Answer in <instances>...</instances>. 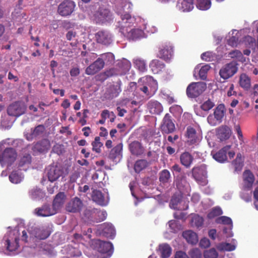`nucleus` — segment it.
<instances>
[{
  "label": "nucleus",
  "instance_id": "393cba45",
  "mask_svg": "<svg viewBox=\"0 0 258 258\" xmlns=\"http://www.w3.org/2000/svg\"><path fill=\"white\" fill-rule=\"evenodd\" d=\"M35 214L38 216L47 217L54 215L56 213V211L51 208L49 205H44L40 208L36 209Z\"/></svg>",
  "mask_w": 258,
  "mask_h": 258
},
{
  "label": "nucleus",
  "instance_id": "69168bd1",
  "mask_svg": "<svg viewBox=\"0 0 258 258\" xmlns=\"http://www.w3.org/2000/svg\"><path fill=\"white\" fill-rule=\"evenodd\" d=\"M188 253L191 258H201L202 256V252L201 250L197 248L191 249L189 251Z\"/></svg>",
  "mask_w": 258,
  "mask_h": 258
},
{
  "label": "nucleus",
  "instance_id": "aec40b11",
  "mask_svg": "<svg viewBox=\"0 0 258 258\" xmlns=\"http://www.w3.org/2000/svg\"><path fill=\"white\" fill-rule=\"evenodd\" d=\"M173 55V47L170 44H164L159 48V57L165 61L170 60L172 57Z\"/></svg>",
  "mask_w": 258,
  "mask_h": 258
},
{
  "label": "nucleus",
  "instance_id": "72a5a7b5",
  "mask_svg": "<svg viewBox=\"0 0 258 258\" xmlns=\"http://www.w3.org/2000/svg\"><path fill=\"white\" fill-rule=\"evenodd\" d=\"M117 65L119 69L118 75H123L128 72L131 68V62L126 59L123 58L117 62Z\"/></svg>",
  "mask_w": 258,
  "mask_h": 258
},
{
  "label": "nucleus",
  "instance_id": "f8f14e48",
  "mask_svg": "<svg viewBox=\"0 0 258 258\" xmlns=\"http://www.w3.org/2000/svg\"><path fill=\"white\" fill-rule=\"evenodd\" d=\"M145 79L147 84L140 87V90L147 96H151L154 95L157 90L158 83L151 76H147Z\"/></svg>",
  "mask_w": 258,
  "mask_h": 258
},
{
  "label": "nucleus",
  "instance_id": "bb28decb",
  "mask_svg": "<svg viewBox=\"0 0 258 258\" xmlns=\"http://www.w3.org/2000/svg\"><path fill=\"white\" fill-rule=\"evenodd\" d=\"M45 130V128L42 125H39L33 129H31L30 133L25 134V137L27 140L32 141L33 139L41 136Z\"/></svg>",
  "mask_w": 258,
  "mask_h": 258
},
{
  "label": "nucleus",
  "instance_id": "79ce46f5",
  "mask_svg": "<svg viewBox=\"0 0 258 258\" xmlns=\"http://www.w3.org/2000/svg\"><path fill=\"white\" fill-rule=\"evenodd\" d=\"M159 249L162 258H167L171 254V248L170 246L167 244L160 245Z\"/></svg>",
  "mask_w": 258,
  "mask_h": 258
},
{
  "label": "nucleus",
  "instance_id": "f03ea898",
  "mask_svg": "<svg viewBox=\"0 0 258 258\" xmlns=\"http://www.w3.org/2000/svg\"><path fill=\"white\" fill-rule=\"evenodd\" d=\"M19 238L25 242H35L37 240L45 239L50 234V231L47 226H31L20 230Z\"/></svg>",
  "mask_w": 258,
  "mask_h": 258
},
{
  "label": "nucleus",
  "instance_id": "7ed1b4c3",
  "mask_svg": "<svg viewBox=\"0 0 258 258\" xmlns=\"http://www.w3.org/2000/svg\"><path fill=\"white\" fill-rule=\"evenodd\" d=\"M92 246L98 252L94 258H109L113 252V245L110 242L95 239L92 241Z\"/></svg>",
  "mask_w": 258,
  "mask_h": 258
},
{
  "label": "nucleus",
  "instance_id": "b1692460",
  "mask_svg": "<svg viewBox=\"0 0 258 258\" xmlns=\"http://www.w3.org/2000/svg\"><path fill=\"white\" fill-rule=\"evenodd\" d=\"M83 206L82 201L78 198L72 199L67 205L66 209L68 212L76 213L79 212Z\"/></svg>",
  "mask_w": 258,
  "mask_h": 258
},
{
  "label": "nucleus",
  "instance_id": "58836bf2",
  "mask_svg": "<svg viewBox=\"0 0 258 258\" xmlns=\"http://www.w3.org/2000/svg\"><path fill=\"white\" fill-rule=\"evenodd\" d=\"M175 200H171L170 207L171 208L177 210H185L188 209V204L185 200L182 199L179 205L177 206Z\"/></svg>",
  "mask_w": 258,
  "mask_h": 258
},
{
  "label": "nucleus",
  "instance_id": "680f3d73",
  "mask_svg": "<svg viewBox=\"0 0 258 258\" xmlns=\"http://www.w3.org/2000/svg\"><path fill=\"white\" fill-rule=\"evenodd\" d=\"M210 69L208 64H206L201 67L199 71V76L202 80H205L207 78V74Z\"/></svg>",
  "mask_w": 258,
  "mask_h": 258
},
{
  "label": "nucleus",
  "instance_id": "f704fd0d",
  "mask_svg": "<svg viewBox=\"0 0 258 258\" xmlns=\"http://www.w3.org/2000/svg\"><path fill=\"white\" fill-rule=\"evenodd\" d=\"M149 67L154 74H158L164 68L165 65L159 60L153 59L150 63Z\"/></svg>",
  "mask_w": 258,
  "mask_h": 258
},
{
  "label": "nucleus",
  "instance_id": "2f4dec72",
  "mask_svg": "<svg viewBox=\"0 0 258 258\" xmlns=\"http://www.w3.org/2000/svg\"><path fill=\"white\" fill-rule=\"evenodd\" d=\"M231 135V131L227 126H221L217 129V138L221 141H223L229 139Z\"/></svg>",
  "mask_w": 258,
  "mask_h": 258
},
{
  "label": "nucleus",
  "instance_id": "9b49d317",
  "mask_svg": "<svg viewBox=\"0 0 258 258\" xmlns=\"http://www.w3.org/2000/svg\"><path fill=\"white\" fill-rule=\"evenodd\" d=\"M94 19L96 23H104L113 20V16L110 10L104 7H100L94 15Z\"/></svg>",
  "mask_w": 258,
  "mask_h": 258
},
{
  "label": "nucleus",
  "instance_id": "a19ab883",
  "mask_svg": "<svg viewBox=\"0 0 258 258\" xmlns=\"http://www.w3.org/2000/svg\"><path fill=\"white\" fill-rule=\"evenodd\" d=\"M181 163L186 167H189L193 160L192 156L188 152H184L180 157Z\"/></svg>",
  "mask_w": 258,
  "mask_h": 258
},
{
  "label": "nucleus",
  "instance_id": "20e7f679",
  "mask_svg": "<svg viewBox=\"0 0 258 258\" xmlns=\"http://www.w3.org/2000/svg\"><path fill=\"white\" fill-rule=\"evenodd\" d=\"M19 231L17 228H15L12 231H10L5 236L6 240L5 245L7 249L15 253H18L21 251L20 245L19 243Z\"/></svg>",
  "mask_w": 258,
  "mask_h": 258
},
{
  "label": "nucleus",
  "instance_id": "3c124183",
  "mask_svg": "<svg viewBox=\"0 0 258 258\" xmlns=\"http://www.w3.org/2000/svg\"><path fill=\"white\" fill-rule=\"evenodd\" d=\"M29 194L31 198L35 200L41 199L44 196V193L42 190L38 188L32 189L30 191Z\"/></svg>",
  "mask_w": 258,
  "mask_h": 258
},
{
  "label": "nucleus",
  "instance_id": "09e8293b",
  "mask_svg": "<svg viewBox=\"0 0 258 258\" xmlns=\"http://www.w3.org/2000/svg\"><path fill=\"white\" fill-rule=\"evenodd\" d=\"M242 43L244 44L246 47L254 49L256 45L255 40L254 38L250 36H245L243 40Z\"/></svg>",
  "mask_w": 258,
  "mask_h": 258
},
{
  "label": "nucleus",
  "instance_id": "603ef678",
  "mask_svg": "<svg viewBox=\"0 0 258 258\" xmlns=\"http://www.w3.org/2000/svg\"><path fill=\"white\" fill-rule=\"evenodd\" d=\"M215 103L210 99L204 101L201 105V108L205 111H208L211 109L214 106Z\"/></svg>",
  "mask_w": 258,
  "mask_h": 258
},
{
  "label": "nucleus",
  "instance_id": "412c9836",
  "mask_svg": "<svg viewBox=\"0 0 258 258\" xmlns=\"http://www.w3.org/2000/svg\"><path fill=\"white\" fill-rule=\"evenodd\" d=\"M187 142L189 144L198 143L201 140L202 137L200 134L196 132L195 129L191 127H188L186 132Z\"/></svg>",
  "mask_w": 258,
  "mask_h": 258
},
{
  "label": "nucleus",
  "instance_id": "338daca9",
  "mask_svg": "<svg viewBox=\"0 0 258 258\" xmlns=\"http://www.w3.org/2000/svg\"><path fill=\"white\" fill-rule=\"evenodd\" d=\"M168 226L170 229V232L172 233L176 232L179 229V226L177 222L175 220H170L168 222Z\"/></svg>",
  "mask_w": 258,
  "mask_h": 258
},
{
  "label": "nucleus",
  "instance_id": "de8ad7c7",
  "mask_svg": "<svg viewBox=\"0 0 258 258\" xmlns=\"http://www.w3.org/2000/svg\"><path fill=\"white\" fill-rule=\"evenodd\" d=\"M211 6V0H197V7L201 10H207L210 8Z\"/></svg>",
  "mask_w": 258,
  "mask_h": 258
},
{
  "label": "nucleus",
  "instance_id": "c85d7f7f",
  "mask_svg": "<svg viewBox=\"0 0 258 258\" xmlns=\"http://www.w3.org/2000/svg\"><path fill=\"white\" fill-rule=\"evenodd\" d=\"M148 108L151 114H160L163 111V107L160 103L155 100H151L148 103Z\"/></svg>",
  "mask_w": 258,
  "mask_h": 258
},
{
  "label": "nucleus",
  "instance_id": "c03bdc74",
  "mask_svg": "<svg viewBox=\"0 0 258 258\" xmlns=\"http://www.w3.org/2000/svg\"><path fill=\"white\" fill-rule=\"evenodd\" d=\"M131 152L135 155H140L143 152V148L140 143L134 142L130 145Z\"/></svg>",
  "mask_w": 258,
  "mask_h": 258
},
{
  "label": "nucleus",
  "instance_id": "a211bd4d",
  "mask_svg": "<svg viewBox=\"0 0 258 258\" xmlns=\"http://www.w3.org/2000/svg\"><path fill=\"white\" fill-rule=\"evenodd\" d=\"M92 200L97 204L105 206L109 203V197L107 192L102 193L100 190H94L92 196Z\"/></svg>",
  "mask_w": 258,
  "mask_h": 258
},
{
  "label": "nucleus",
  "instance_id": "423d86ee",
  "mask_svg": "<svg viewBox=\"0 0 258 258\" xmlns=\"http://www.w3.org/2000/svg\"><path fill=\"white\" fill-rule=\"evenodd\" d=\"M235 154L234 151L231 150V145H226L218 152H212L211 153L213 158L219 163L226 162L228 160V157L231 159L234 157Z\"/></svg>",
  "mask_w": 258,
  "mask_h": 258
},
{
  "label": "nucleus",
  "instance_id": "473e14b6",
  "mask_svg": "<svg viewBox=\"0 0 258 258\" xmlns=\"http://www.w3.org/2000/svg\"><path fill=\"white\" fill-rule=\"evenodd\" d=\"M50 147L49 141L47 139H44L36 143L33 147V150L39 152H44L48 151Z\"/></svg>",
  "mask_w": 258,
  "mask_h": 258
},
{
  "label": "nucleus",
  "instance_id": "864d4df0",
  "mask_svg": "<svg viewBox=\"0 0 258 258\" xmlns=\"http://www.w3.org/2000/svg\"><path fill=\"white\" fill-rule=\"evenodd\" d=\"M229 57L231 58H235L239 61L244 62L246 61L245 58L243 57L242 53L240 51L238 50H234L229 52L228 54Z\"/></svg>",
  "mask_w": 258,
  "mask_h": 258
},
{
  "label": "nucleus",
  "instance_id": "bf43d9fd",
  "mask_svg": "<svg viewBox=\"0 0 258 258\" xmlns=\"http://www.w3.org/2000/svg\"><path fill=\"white\" fill-rule=\"evenodd\" d=\"M201 58L207 61H210L216 58V54L211 51H207L201 54Z\"/></svg>",
  "mask_w": 258,
  "mask_h": 258
},
{
  "label": "nucleus",
  "instance_id": "5701e85b",
  "mask_svg": "<svg viewBox=\"0 0 258 258\" xmlns=\"http://www.w3.org/2000/svg\"><path fill=\"white\" fill-rule=\"evenodd\" d=\"M162 131L165 134H169L175 130V125L170 118V116L167 113L164 116L161 125Z\"/></svg>",
  "mask_w": 258,
  "mask_h": 258
},
{
  "label": "nucleus",
  "instance_id": "1a4fd4ad",
  "mask_svg": "<svg viewBox=\"0 0 258 258\" xmlns=\"http://www.w3.org/2000/svg\"><path fill=\"white\" fill-rule=\"evenodd\" d=\"M206 88V84L204 82L192 83L186 89L187 95L190 98L197 97L201 94Z\"/></svg>",
  "mask_w": 258,
  "mask_h": 258
},
{
  "label": "nucleus",
  "instance_id": "37998d69",
  "mask_svg": "<svg viewBox=\"0 0 258 258\" xmlns=\"http://www.w3.org/2000/svg\"><path fill=\"white\" fill-rule=\"evenodd\" d=\"M233 165L234 166L235 171H240L243 166V159L240 153L237 154L236 159L232 162Z\"/></svg>",
  "mask_w": 258,
  "mask_h": 258
},
{
  "label": "nucleus",
  "instance_id": "39448f33",
  "mask_svg": "<svg viewBox=\"0 0 258 258\" xmlns=\"http://www.w3.org/2000/svg\"><path fill=\"white\" fill-rule=\"evenodd\" d=\"M254 181V177L253 174L248 170H245L243 174V182L240 197L246 202H248L250 200L251 197L249 194L246 192L251 189Z\"/></svg>",
  "mask_w": 258,
  "mask_h": 258
},
{
  "label": "nucleus",
  "instance_id": "4d7b16f0",
  "mask_svg": "<svg viewBox=\"0 0 258 258\" xmlns=\"http://www.w3.org/2000/svg\"><path fill=\"white\" fill-rule=\"evenodd\" d=\"M147 166V162L145 160L137 161L134 166V169L136 172H140Z\"/></svg>",
  "mask_w": 258,
  "mask_h": 258
},
{
  "label": "nucleus",
  "instance_id": "2eb2a0df",
  "mask_svg": "<svg viewBox=\"0 0 258 258\" xmlns=\"http://www.w3.org/2000/svg\"><path fill=\"white\" fill-rule=\"evenodd\" d=\"M76 6L75 3L70 0H64L60 3L58 7V13L62 16L71 15Z\"/></svg>",
  "mask_w": 258,
  "mask_h": 258
},
{
  "label": "nucleus",
  "instance_id": "5fc2aeb1",
  "mask_svg": "<svg viewBox=\"0 0 258 258\" xmlns=\"http://www.w3.org/2000/svg\"><path fill=\"white\" fill-rule=\"evenodd\" d=\"M160 181L162 183L168 182L170 180V173L166 169L162 170L160 173Z\"/></svg>",
  "mask_w": 258,
  "mask_h": 258
},
{
  "label": "nucleus",
  "instance_id": "9d476101",
  "mask_svg": "<svg viewBox=\"0 0 258 258\" xmlns=\"http://www.w3.org/2000/svg\"><path fill=\"white\" fill-rule=\"evenodd\" d=\"M47 176L49 181L53 182L59 179L63 178L64 172L61 166L57 164H52L46 168Z\"/></svg>",
  "mask_w": 258,
  "mask_h": 258
},
{
  "label": "nucleus",
  "instance_id": "f3484780",
  "mask_svg": "<svg viewBox=\"0 0 258 258\" xmlns=\"http://www.w3.org/2000/svg\"><path fill=\"white\" fill-rule=\"evenodd\" d=\"M104 61L98 57L94 62L86 68L85 73L87 75H95L104 68Z\"/></svg>",
  "mask_w": 258,
  "mask_h": 258
},
{
  "label": "nucleus",
  "instance_id": "4be33fe9",
  "mask_svg": "<svg viewBox=\"0 0 258 258\" xmlns=\"http://www.w3.org/2000/svg\"><path fill=\"white\" fill-rule=\"evenodd\" d=\"M98 230L107 237L113 238L115 235V230L110 223H103L98 226Z\"/></svg>",
  "mask_w": 258,
  "mask_h": 258
},
{
  "label": "nucleus",
  "instance_id": "8fccbe9b",
  "mask_svg": "<svg viewBox=\"0 0 258 258\" xmlns=\"http://www.w3.org/2000/svg\"><path fill=\"white\" fill-rule=\"evenodd\" d=\"M203 222L204 220L202 217L198 215H194L192 216L190 224L192 227H199L202 226Z\"/></svg>",
  "mask_w": 258,
  "mask_h": 258
},
{
  "label": "nucleus",
  "instance_id": "774afa93",
  "mask_svg": "<svg viewBox=\"0 0 258 258\" xmlns=\"http://www.w3.org/2000/svg\"><path fill=\"white\" fill-rule=\"evenodd\" d=\"M170 112L175 115H178L182 112V109L180 106L175 105L170 107Z\"/></svg>",
  "mask_w": 258,
  "mask_h": 258
},
{
  "label": "nucleus",
  "instance_id": "0eeeda50",
  "mask_svg": "<svg viewBox=\"0 0 258 258\" xmlns=\"http://www.w3.org/2000/svg\"><path fill=\"white\" fill-rule=\"evenodd\" d=\"M192 176L197 182L201 186L207 184V167L205 164L195 167L192 169Z\"/></svg>",
  "mask_w": 258,
  "mask_h": 258
},
{
  "label": "nucleus",
  "instance_id": "c756f323",
  "mask_svg": "<svg viewBox=\"0 0 258 258\" xmlns=\"http://www.w3.org/2000/svg\"><path fill=\"white\" fill-rule=\"evenodd\" d=\"M182 236L186 241L191 244H196L199 241L197 233L190 230L184 231Z\"/></svg>",
  "mask_w": 258,
  "mask_h": 258
},
{
  "label": "nucleus",
  "instance_id": "6e6552de",
  "mask_svg": "<svg viewBox=\"0 0 258 258\" xmlns=\"http://www.w3.org/2000/svg\"><path fill=\"white\" fill-rule=\"evenodd\" d=\"M225 113V106L223 104H220L214 109V113L208 116L207 121L211 125L216 126L222 122Z\"/></svg>",
  "mask_w": 258,
  "mask_h": 258
},
{
  "label": "nucleus",
  "instance_id": "ddd939ff",
  "mask_svg": "<svg viewBox=\"0 0 258 258\" xmlns=\"http://www.w3.org/2000/svg\"><path fill=\"white\" fill-rule=\"evenodd\" d=\"M238 70L237 64L235 61H231L224 65L220 70L219 75L224 80L232 77Z\"/></svg>",
  "mask_w": 258,
  "mask_h": 258
},
{
  "label": "nucleus",
  "instance_id": "dca6fc26",
  "mask_svg": "<svg viewBox=\"0 0 258 258\" xmlns=\"http://www.w3.org/2000/svg\"><path fill=\"white\" fill-rule=\"evenodd\" d=\"M121 82L118 81L110 85L104 93V97L107 99H112L118 96L121 91Z\"/></svg>",
  "mask_w": 258,
  "mask_h": 258
},
{
  "label": "nucleus",
  "instance_id": "49530a36",
  "mask_svg": "<svg viewBox=\"0 0 258 258\" xmlns=\"http://www.w3.org/2000/svg\"><path fill=\"white\" fill-rule=\"evenodd\" d=\"M100 58L103 60L106 64H112L114 62V55L111 52L103 53L100 55Z\"/></svg>",
  "mask_w": 258,
  "mask_h": 258
},
{
  "label": "nucleus",
  "instance_id": "a878e982",
  "mask_svg": "<svg viewBox=\"0 0 258 258\" xmlns=\"http://www.w3.org/2000/svg\"><path fill=\"white\" fill-rule=\"evenodd\" d=\"M177 8L183 12H188L194 9V0H179L176 5Z\"/></svg>",
  "mask_w": 258,
  "mask_h": 258
},
{
  "label": "nucleus",
  "instance_id": "6e6d98bb",
  "mask_svg": "<svg viewBox=\"0 0 258 258\" xmlns=\"http://www.w3.org/2000/svg\"><path fill=\"white\" fill-rule=\"evenodd\" d=\"M216 222L218 224H223L227 225L230 227H233L231 219L227 216H221L217 218Z\"/></svg>",
  "mask_w": 258,
  "mask_h": 258
},
{
  "label": "nucleus",
  "instance_id": "6ab92c4d",
  "mask_svg": "<svg viewBox=\"0 0 258 258\" xmlns=\"http://www.w3.org/2000/svg\"><path fill=\"white\" fill-rule=\"evenodd\" d=\"M95 37L97 42L104 45H109L113 41L112 35L105 30L98 31L96 34Z\"/></svg>",
  "mask_w": 258,
  "mask_h": 258
},
{
  "label": "nucleus",
  "instance_id": "0e129e2a",
  "mask_svg": "<svg viewBox=\"0 0 258 258\" xmlns=\"http://www.w3.org/2000/svg\"><path fill=\"white\" fill-rule=\"evenodd\" d=\"M122 149V144H119L114 147L111 150V154L112 157H116L120 155Z\"/></svg>",
  "mask_w": 258,
  "mask_h": 258
},
{
  "label": "nucleus",
  "instance_id": "e433bc0d",
  "mask_svg": "<svg viewBox=\"0 0 258 258\" xmlns=\"http://www.w3.org/2000/svg\"><path fill=\"white\" fill-rule=\"evenodd\" d=\"M31 161V157L29 154H24L20 159L19 167V170L26 171L28 165Z\"/></svg>",
  "mask_w": 258,
  "mask_h": 258
},
{
  "label": "nucleus",
  "instance_id": "ea45409f",
  "mask_svg": "<svg viewBox=\"0 0 258 258\" xmlns=\"http://www.w3.org/2000/svg\"><path fill=\"white\" fill-rule=\"evenodd\" d=\"M239 83L240 86L246 90L249 89L251 86L250 79L245 74L240 75Z\"/></svg>",
  "mask_w": 258,
  "mask_h": 258
},
{
  "label": "nucleus",
  "instance_id": "4c0bfd02",
  "mask_svg": "<svg viewBox=\"0 0 258 258\" xmlns=\"http://www.w3.org/2000/svg\"><path fill=\"white\" fill-rule=\"evenodd\" d=\"M20 170L13 171L9 175L10 181L15 184L19 183L24 178L23 175L20 172Z\"/></svg>",
  "mask_w": 258,
  "mask_h": 258
},
{
  "label": "nucleus",
  "instance_id": "c9c22d12",
  "mask_svg": "<svg viewBox=\"0 0 258 258\" xmlns=\"http://www.w3.org/2000/svg\"><path fill=\"white\" fill-rule=\"evenodd\" d=\"M133 63L134 67L140 72H144L147 70L146 61L141 57H135L133 60Z\"/></svg>",
  "mask_w": 258,
  "mask_h": 258
},
{
  "label": "nucleus",
  "instance_id": "13d9d810",
  "mask_svg": "<svg viewBox=\"0 0 258 258\" xmlns=\"http://www.w3.org/2000/svg\"><path fill=\"white\" fill-rule=\"evenodd\" d=\"M100 137H96L95 138L94 141L92 143L93 150L98 153L101 152V148L103 146V144L100 141Z\"/></svg>",
  "mask_w": 258,
  "mask_h": 258
},
{
  "label": "nucleus",
  "instance_id": "4468645a",
  "mask_svg": "<svg viewBox=\"0 0 258 258\" xmlns=\"http://www.w3.org/2000/svg\"><path fill=\"white\" fill-rule=\"evenodd\" d=\"M26 109V107L23 103L16 102L9 105L7 112L9 115L17 117L23 114Z\"/></svg>",
  "mask_w": 258,
  "mask_h": 258
},
{
  "label": "nucleus",
  "instance_id": "e2e57ef3",
  "mask_svg": "<svg viewBox=\"0 0 258 258\" xmlns=\"http://www.w3.org/2000/svg\"><path fill=\"white\" fill-rule=\"evenodd\" d=\"M223 213L222 209L218 207L214 208L208 214L209 218H213L215 217L222 215Z\"/></svg>",
  "mask_w": 258,
  "mask_h": 258
},
{
  "label": "nucleus",
  "instance_id": "052dcab7",
  "mask_svg": "<svg viewBox=\"0 0 258 258\" xmlns=\"http://www.w3.org/2000/svg\"><path fill=\"white\" fill-rule=\"evenodd\" d=\"M204 256L205 258H217L218 253L215 248H211L205 250L204 252Z\"/></svg>",
  "mask_w": 258,
  "mask_h": 258
},
{
  "label": "nucleus",
  "instance_id": "f257e3e1",
  "mask_svg": "<svg viewBox=\"0 0 258 258\" xmlns=\"http://www.w3.org/2000/svg\"><path fill=\"white\" fill-rule=\"evenodd\" d=\"M132 4L129 0H116L115 11L120 16L121 21L117 22V27L119 31L129 39L136 40L146 37L145 31L143 26H138L128 30L135 21L134 18L131 17L130 13L132 10Z\"/></svg>",
  "mask_w": 258,
  "mask_h": 258
},
{
  "label": "nucleus",
  "instance_id": "7c9ffc66",
  "mask_svg": "<svg viewBox=\"0 0 258 258\" xmlns=\"http://www.w3.org/2000/svg\"><path fill=\"white\" fill-rule=\"evenodd\" d=\"M66 201V196L63 192H59L55 197L52 207L56 211H57L62 206Z\"/></svg>",
  "mask_w": 258,
  "mask_h": 258
},
{
  "label": "nucleus",
  "instance_id": "a18cd8bd",
  "mask_svg": "<svg viewBox=\"0 0 258 258\" xmlns=\"http://www.w3.org/2000/svg\"><path fill=\"white\" fill-rule=\"evenodd\" d=\"M10 116L8 114H5L2 116L1 126L5 129H8L12 125L13 121L11 120Z\"/></svg>",
  "mask_w": 258,
  "mask_h": 258
},
{
  "label": "nucleus",
  "instance_id": "cd10ccee",
  "mask_svg": "<svg viewBox=\"0 0 258 258\" xmlns=\"http://www.w3.org/2000/svg\"><path fill=\"white\" fill-rule=\"evenodd\" d=\"M237 241L232 239L230 243L221 242L217 245V248L220 251H231L234 250L237 246Z\"/></svg>",
  "mask_w": 258,
  "mask_h": 258
}]
</instances>
